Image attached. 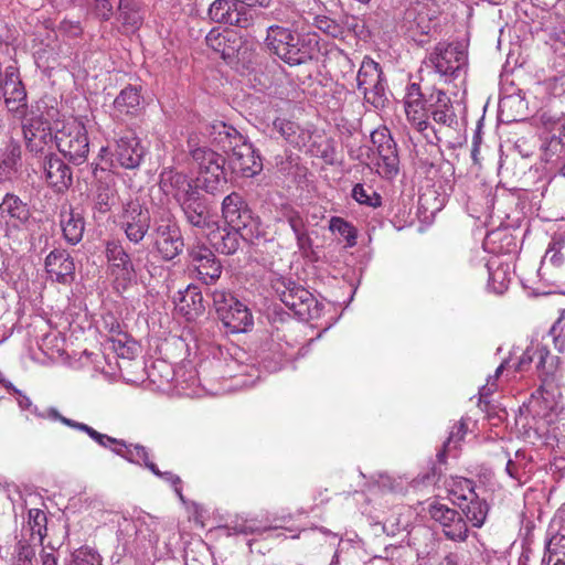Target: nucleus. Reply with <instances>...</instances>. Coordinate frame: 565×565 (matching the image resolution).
Instances as JSON below:
<instances>
[{"mask_svg":"<svg viewBox=\"0 0 565 565\" xmlns=\"http://www.w3.org/2000/svg\"><path fill=\"white\" fill-rule=\"evenodd\" d=\"M43 102L28 104V95L14 105L17 110H8L15 119L21 120L25 147L35 154L44 153L45 148L53 142L50 122L44 118Z\"/></svg>","mask_w":565,"mask_h":565,"instance_id":"f257e3e1","label":"nucleus"},{"mask_svg":"<svg viewBox=\"0 0 565 565\" xmlns=\"http://www.w3.org/2000/svg\"><path fill=\"white\" fill-rule=\"evenodd\" d=\"M265 43L271 53L291 66L308 62L315 51L310 42L301 40L288 26L278 24L267 28Z\"/></svg>","mask_w":565,"mask_h":565,"instance_id":"f03ea898","label":"nucleus"},{"mask_svg":"<svg viewBox=\"0 0 565 565\" xmlns=\"http://www.w3.org/2000/svg\"><path fill=\"white\" fill-rule=\"evenodd\" d=\"M153 244L164 260H172L184 248L181 230L169 209H160L153 215Z\"/></svg>","mask_w":565,"mask_h":565,"instance_id":"7ed1b4c3","label":"nucleus"},{"mask_svg":"<svg viewBox=\"0 0 565 565\" xmlns=\"http://www.w3.org/2000/svg\"><path fill=\"white\" fill-rule=\"evenodd\" d=\"M440 15L439 6L434 0H420L411 2L404 11L402 29L419 43V36L429 35L436 28Z\"/></svg>","mask_w":565,"mask_h":565,"instance_id":"20e7f679","label":"nucleus"},{"mask_svg":"<svg viewBox=\"0 0 565 565\" xmlns=\"http://www.w3.org/2000/svg\"><path fill=\"white\" fill-rule=\"evenodd\" d=\"M192 158L199 166L198 182L200 186L210 194L221 192L227 183L224 157L212 149L202 147L192 150Z\"/></svg>","mask_w":565,"mask_h":565,"instance_id":"39448f33","label":"nucleus"},{"mask_svg":"<svg viewBox=\"0 0 565 565\" xmlns=\"http://www.w3.org/2000/svg\"><path fill=\"white\" fill-rule=\"evenodd\" d=\"M212 296L218 319L228 332H246L252 327V313L232 294L224 290H215Z\"/></svg>","mask_w":565,"mask_h":565,"instance_id":"423d86ee","label":"nucleus"},{"mask_svg":"<svg viewBox=\"0 0 565 565\" xmlns=\"http://www.w3.org/2000/svg\"><path fill=\"white\" fill-rule=\"evenodd\" d=\"M119 227L132 244H140L151 226V215L138 198H129L121 203L118 214Z\"/></svg>","mask_w":565,"mask_h":565,"instance_id":"0eeeda50","label":"nucleus"},{"mask_svg":"<svg viewBox=\"0 0 565 565\" xmlns=\"http://www.w3.org/2000/svg\"><path fill=\"white\" fill-rule=\"evenodd\" d=\"M55 145L61 153L74 164L86 161L89 152V141L85 127L72 121L63 125L54 135Z\"/></svg>","mask_w":565,"mask_h":565,"instance_id":"6e6552de","label":"nucleus"},{"mask_svg":"<svg viewBox=\"0 0 565 565\" xmlns=\"http://www.w3.org/2000/svg\"><path fill=\"white\" fill-rule=\"evenodd\" d=\"M356 88L363 94L364 99L375 108L385 105V81L377 62L370 56H364L356 74Z\"/></svg>","mask_w":565,"mask_h":565,"instance_id":"1a4fd4ad","label":"nucleus"},{"mask_svg":"<svg viewBox=\"0 0 565 565\" xmlns=\"http://www.w3.org/2000/svg\"><path fill=\"white\" fill-rule=\"evenodd\" d=\"M110 153V167L124 169H136L145 157V148L134 131L129 130L115 139L114 146L100 149V157Z\"/></svg>","mask_w":565,"mask_h":565,"instance_id":"9d476101","label":"nucleus"},{"mask_svg":"<svg viewBox=\"0 0 565 565\" xmlns=\"http://www.w3.org/2000/svg\"><path fill=\"white\" fill-rule=\"evenodd\" d=\"M222 216L231 228L243 230L244 236H254L258 232V221L253 216L246 201L237 192H232L224 198Z\"/></svg>","mask_w":565,"mask_h":565,"instance_id":"9b49d317","label":"nucleus"},{"mask_svg":"<svg viewBox=\"0 0 565 565\" xmlns=\"http://www.w3.org/2000/svg\"><path fill=\"white\" fill-rule=\"evenodd\" d=\"M425 64L447 81L458 76L466 64V53L460 44L438 43Z\"/></svg>","mask_w":565,"mask_h":565,"instance_id":"f8f14e48","label":"nucleus"},{"mask_svg":"<svg viewBox=\"0 0 565 565\" xmlns=\"http://www.w3.org/2000/svg\"><path fill=\"white\" fill-rule=\"evenodd\" d=\"M273 288L281 302L296 316L306 318L313 302L311 292L286 278H278L274 281Z\"/></svg>","mask_w":565,"mask_h":565,"instance_id":"ddd939ff","label":"nucleus"},{"mask_svg":"<svg viewBox=\"0 0 565 565\" xmlns=\"http://www.w3.org/2000/svg\"><path fill=\"white\" fill-rule=\"evenodd\" d=\"M209 17L217 23L246 29L253 23L252 9L238 0H215L209 8Z\"/></svg>","mask_w":565,"mask_h":565,"instance_id":"4468645a","label":"nucleus"},{"mask_svg":"<svg viewBox=\"0 0 565 565\" xmlns=\"http://www.w3.org/2000/svg\"><path fill=\"white\" fill-rule=\"evenodd\" d=\"M467 493L458 494L454 491V503L457 504L465 514L468 522L475 527H481L487 519L489 505L484 499H481L475 491L473 482L469 479H463L461 482Z\"/></svg>","mask_w":565,"mask_h":565,"instance_id":"2eb2a0df","label":"nucleus"},{"mask_svg":"<svg viewBox=\"0 0 565 565\" xmlns=\"http://www.w3.org/2000/svg\"><path fill=\"white\" fill-rule=\"evenodd\" d=\"M105 254L110 274L115 277L116 281L126 286L136 278L132 259L119 241L107 242Z\"/></svg>","mask_w":565,"mask_h":565,"instance_id":"dca6fc26","label":"nucleus"},{"mask_svg":"<svg viewBox=\"0 0 565 565\" xmlns=\"http://www.w3.org/2000/svg\"><path fill=\"white\" fill-rule=\"evenodd\" d=\"M188 257L194 266L199 279L205 284L215 282L222 274V265L214 253L205 245L196 244L188 248Z\"/></svg>","mask_w":565,"mask_h":565,"instance_id":"f3484780","label":"nucleus"},{"mask_svg":"<svg viewBox=\"0 0 565 565\" xmlns=\"http://www.w3.org/2000/svg\"><path fill=\"white\" fill-rule=\"evenodd\" d=\"M228 161L233 172L245 178L263 170L262 158L247 138L231 152Z\"/></svg>","mask_w":565,"mask_h":565,"instance_id":"a211bd4d","label":"nucleus"},{"mask_svg":"<svg viewBox=\"0 0 565 565\" xmlns=\"http://www.w3.org/2000/svg\"><path fill=\"white\" fill-rule=\"evenodd\" d=\"M205 41L210 49L227 62L238 56L243 45L242 36L232 30L220 31L218 29H212L207 33Z\"/></svg>","mask_w":565,"mask_h":565,"instance_id":"6ab92c4d","label":"nucleus"},{"mask_svg":"<svg viewBox=\"0 0 565 565\" xmlns=\"http://www.w3.org/2000/svg\"><path fill=\"white\" fill-rule=\"evenodd\" d=\"M45 270L52 280L67 285L74 280L75 264L68 252L54 249L45 258Z\"/></svg>","mask_w":565,"mask_h":565,"instance_id":"aec40b11","label":"nucleus"},{"mask_svg":"<svg viewBox=\"0 0 565 565\" xmlns=\"http://www.w3.org/2000/svg\"><path fill=\"white\" fill-rule=\"evenodd\" d=\"M404 107L408 120L413 122L418 131L424 132L429 128L425 99L418 84L412 83L408 85L404 97Z\"/></svg>","mask_w":565,"mask_h":565,"instance_id":"412c9836","label":"nucleus"},{"mask_svg":"<svg viewBox=\"0 0 565 565\" xmlns=\"http://www.w3.org/2000/svg\"><path fill=\"white\" fill-rule=\"evenodd\" d=\"M175 310L188 321H193L205 311L204 299L201 289L195 285H189L178 292Z\"/></svg>","mask_w":565,"mask_h":565,"instance_id":"4be33fe9","label":"nucleus"},{"mask_svg":"<svg viewBox=\"0 0 565 565\" xmlns=\"http://www.w3.org/2000/svg\"><path fill=\"white\" fill-rule=\"evenodd\" d=\"M160 186L167 194L172 195L178 204L199 190L185 174L173 170L161 173Z\"/></svg>","mask_w":565,"mask_h":565,"instance_id":"5701e85b","label":"nucleus"},{"mask_svg":"<svg viewBox=\"0 0 565 565\" xmlns=\"http://www.w3.org/2000/svg\"><path fill=\"white\" fill-rule=\"evenodd\" d=\"M179 206L183 212L186 222L198 228L209 226L211 221L210 209L205 198L196 191L188 199L183 200Z\"/></svg>","mask_w":565,"mask_h":565,"instance_id":"b1692460","label":"nucleus"},{"mask_svg":"<svg viewBox=\"0 0 565 565\" xmlns=\"http://www.w3.org/2000/svg\"><path fill=\"white\" fill-rule=\"evenodd\" d=\"M43 170L47 184L56 192H63L72 184V171L58 157H45Z\"/></svg>","mask_w":565,"mask_h":565,"instance_id":"393cba45","label":"nucleus"},{"mask_svg":"<svg viewBox=\"0 0 565 565\" xmlns=\"http://www.w3.org/2000/svg\"><path fill=\"white\" fill-rule=\"evenodd\" d=\"M116 20L126 32L138 30L145 19V7L141 0H121L115 11Z\"/></svg>","mask_w":565,"mask_h":565,"instance_id":"a878e982","label":"nucleus"},{"mask_svg":"<svg viewBox=\"0 0 565 565\" xmlns=\"http://www.w3.org/2000/svg\"><path fill=\"white\" fill-rule=\"evenodd\" d=\"M209 136L211 142L220 147L224 152H232L246 139L237 129L224 121L213 122L209 128Z\"/></svg>","mask_w":565,"mask_h":565,"instance_id":"bb28decb","label":"nucleus"},{"mask_svg":"<svg viewBox=\"0 0 565 565\" xmlns=\"http://www.w3.org/2000/svg\"><path fill=\"white\" fill-rule=\"evenodd\" d=\"M565 265V235L553 236L541 262L539 274L554 276L553 270L562 269Z\"/></svg>","mask_w":565,"mask_h":565,"instance_id":"cd10ccee","label":"nucleus"},{"mask_svg":"<svg viewBox=\"0 0 565 565\" xmlns=\"http://www.w3.org/2000/svg\"><path fill=\"white\" fill-rule=\"evenodd\" d=\"M431 99H435L431 105L434 121L447 128H455L458 125V119L448 95L443 90H437L431 95Z\"/></svg>","mask_w":565,"mask_h":565,"instance_id":"c85d7f7f","label":"nucleus"},{"mask_svg":"<svg viewBox=\"0 0 565 565\" xmlns=\"http://www.w3.org/2000/svg\"><path fill=\"white\" fill-rule=\"evenodd\" d=\"M119 195L115 185L100 182L93 196V212L95 218H103L113 211L118 203Z\"/></svg>","mask_w":565,"mask_h":565,"instance_id":"c756f323","label":"nucleus"},{"mask_svg":"<svg viewBox=\"0 0 565 565\" xmlns=\"http://www.w3.org/2000/svg\"><path fill=\"white\" fill-rule=\"evenodd\" d=\"M61 227L65 241L76 245L83 238L85 221L81 213L70 209L61 213Z\"/></svg>","mask_w":565,"mask_h":565,"instance_id":"7c9ffc66","label":"nucleus"},{"mask_svg":"<svg viewBox=\"0 0 565 565\" xmlns=\"http://www.w3.org/2000/svg\"><path fill=\"white\" fill-rule=\"evenodd\" d=\"M30 210L18 195L7 193L0 202V218H10L18 224H24L30 218Z\"/></svg>","mask_w":565,"mask_h":565,"instance_id":"2f4dec72","label":"nucleus"},{"mask_svg":"<svg viewBox=\"0 0 565 565\" xmlns=\"http://www.w3.org/2000/svg\"><path fill=\"white\" fill-rule=\"evenodd\" d=\"M274 129L290 145L301 148L306 145L308 134L295 121L277 118L273 122Z\"/></svg>","mask_w":565,"mask_h":565,"instance_id":"473e14b6","label":"nucleus"},{"mask_svg":"<svg viewBox=\"0 0 565 565\" xmlns=\"http://www.w3.org/2000/svg\"><path fill=\"white\" fill-rule=\"evenodd\" d=\"M141 96L136 87L124 88L114 100L116 116L135 115L140 107Z\"/></svg>","mask_w":565,"mask_h":565,"instance_id":"72a5a7b5","label":"nucleus"},{"mask_svg":"<svg viewBox=\"0 0 565 565\" xmlns=\"http://www.w3.org/2000/svg\"><path fill=\"white\" fill-rule=\"evenodd\" d=\"M243 230L231 228L220 231L213 236V244L216 250L225 255L234 254L239 247V239H252L253 236H244Z\"/></svg>","mask_w":565,"mask_h":565,"instance_id":"f704fd0d","label":"nucleus"},{"mask_svg":"<svg viewBox=\"0 0 565 565\" xmlns=\"http://www.w3.org/2000/svg\"><path fill=\"white\" fill-rule=\"evenodd\" d=\"M489 281L488 287L495 294H503L510 285L511 273L508 264H498L494 267V262L488 264Z\"/></svg>","mask_w":565,"mask_h":565,"instance_id":"c9c22d12","label":"nucleus"},{"mask_svg":"<svg viewBox=\"0 0 565 565\" xmlns=\"http://www.w3.org/2000/svg\"><path fill=\"white\" fill-rule=\"evenodd\" d=\"M311 14H303L297 9L286 8L276 13V19L280 22L279 25H285L292 31V33H300L307 30L310 23Z\"/></svg>","mask_w":565,"mask_h":565,"instance_id":"e433bc0d","label":"nucleus"},{"mask_svg":"<svg viewBox=\"0 0 565 565\" xmlns=\"http://www.w3.org/2000/svg\"><path fill=\"white\" fill-rule=\"evenodd\" d=\"M558 367V358L551 354L550 350L540 344L537 359H536V373L537 376L543 381L544 385L547 380L554 375Z\"/></svg>","mask_w":565,"mask_h":565,"instance_id":"4c0bfd02","label":"nucleus"},{"mask_svg":"<svg viewBox=\"0 0 565 565\" xmlns=\"http://www.w3.org/2000/svg\"><path fill=\"white\" fill-rule=\"evenodd\" d=\"M543 562L546 565H565V535L553 534L545 546Z\"/></svg>","mask_w":565,"mask_h":565,"instance_id":"58836bf2","label":"nucleus"},{"mask_svg":"<svg viewBox=\"0 0 565 565\" xmlns=\"http://www.w3.org/2000/svg\"><path fill=\"white\" fill-rule=\"evenodd\" d=\"M352 196L358 203L371 207H377L382 204L381 195L372 186H364L361 183L353 186Z\"/></svg>","mask_w":565,"mask_h":565,"instance_id":"ea45409f","label":"nucleus"},{"mask_svg":"<svg viewBox=\"0 0 565 565\" xmlns=\"http://www.w3.org/2000/svg\"><path fill=\"white\" fill-rule=\"evenodd\" d=\"M428 513L433 520L438 522L443 526V531L448 527L450 523L455 521L458 511L448 508L446 504L435 502L428 508Z\"/></svg>","mask_w":565,"mask_h":565,"instance_id":"a19ab883","label":"nucleus"},{"mask_svg":"<svg viewBox=\"0 0 565 565\" xmlns=\"http://www.w3.org/2000/svg\"><path fill=\"white\" fill-rule=\"evenodd\" d=\"M329 230L342 236L347 241L348 246L352 247L356 244V231L354 226L345 220L338 216L331 217Z\"/></svg>","mask_w":565,"mask_h":565,"instance_id":"79ce46f5","label":"nucleus"},{"mask_svg":"<svg viewBox=\"0 0 565 565\" xmlns=\"http://www.w3.org/2000/svg\"><path fill=\"white\" fill-rule=\"evenodd\" d=\"M46 514L42 510L31 509L29 511V525L31 527L32 539L38 536L41 544L46 536Z\"/></svg>","mask_w":565,"mask_h":565,"instance_id":"37998d69","label":"nucleus"},{"mask_svg":"<svg viewBox=\"0 0 565 565\" xmlns=\"http://www.w3.org/2000/svg\"><path fill=\"white\" fill-rule=\"evenodd\" d=\"M527 462L525 461V452L516 451L514 458H510L505 465V471L512 479L521 482L526 473Z\"/></svg>","mask_w":565,"mask_h":565,"instance_id":"c03bdc74","label":"nucleus"},{"mask_svg":"<svg viewBox=\"0 0 565 565\" xmlns=\"http://www.w3.org/2000/svg\"><path fill=\"white\" fill-rule=\"evenodd\" d=\"M68 565H102V557L93 548L83 546L73 552Z\"/></svg>","mask_w":565,"mask_h":565,"instance_id":"a18cd8bd","label":"nucleus"},{"mask_svg":"<svg viewBox=\"0 0 565 565\" xmlns=\"http://www.w3.org/2000/svg\"><path fill=\"white\" fill-rule=\"evenodd\" d=\"M34 547L28 542L19 541L15 545L14 554L12 557V565H34Z\"/></svg>","mask_w":565,"mask_h":565,"instance_id":"49530a36","label":"nucleus"},{"mask_svg":"<svg viewBox=\"0 0 565 565\" xmlns=\"http://www.w3.org/2000/svg\"><path fill=\"white\" fill-rule=\"evenodd\" d=\"M447 539L455 542H465L468 539V526L466 520L459 513L455 521L444 530Z\"/></svg>","mask_w":565,"mask_h":565,"instance_id":"de8ad7c7","label":"nucleus"},{"mask_svg":"<svg viewBox=\"0 0 565 565\" xmlns=\"http://www.w3.org/2000/svg\"><path fill=\"white\" fill-rule=\"evenodd\" d=\"M468 428L463 420H460L458 424H456L446 443L444 444V450L438 452L437 457L439 460H444L446 452L449 451L451 448H456L457 445L463 439Z\"/></svg>","mask_w":565,"mask_h":565,"instance_id":"09e8293b","label":"nucleus"},{"mask_svg":"<svg viewBox=\"0 0 565 565\" xmlns=\"http://www.w3.org/2000/svg\"><path fill=\"white\" fill-rule=\"evenodd\" d=\"M377 172L386 179H393L399 171V159L398 154L383 156L379 158Z\"/></svg>","mask_w":565,"mask_h":565,"instance_id":"8fccbe9b","label":"nucleus"},{"mask_svg":"<svg viewBox=\"0 0 565 565\" xmlns=\"http://www.w3.org/2000/svg\"><path fill=\"white\" fill-rule=\"evenodd\" d=\"M124 523L126 524V530L131 527L135 531V535L137 537H142L143 540L152 541L150 532V525L153 523L150 516L137 518L136 520L124 519Z\"/></svg>","mask_w":565,"mask_h":565,"instance_id":"3c124183","label":"nucleus"},{"mask_svg":"<svg viewBox=\"0 0 565 565\" xmlns=\"http://www.w3.org/2000/svg\"><path fill=\"white\" fill-rule=\"evenodd\" d=\"M49 414H50L51 418L60 420L61 423H63L64 425H66L71 428L86 433L92 439L102 438L100 433L95 430L93 427H90L84 423H79V422L66 418L54 408H51Z\"/></svg>","mask_w":565,"mask_h":565,"instance_id":"603ef678","label":"nucleus"},{"mask_svg":"<svg viewBox=\"0 0 565 565\" xmlns=\"http://www.w3.org/2000/svg\"><path fill=\"white\" fill-rule=\"evenodd\" d=\"M312 19L313 25L327 35L338 38L342 34L341 25L333 19L326 15H315Z\"/></svg>","mask_w":565,"mask_h":565,"instance_id":"864d4df0","label":"nucleus"},{"mask_svg":"<svg viewBox=\"0 0 565 565\" xmlns=\"http://www.w3.org/2000/svg\"><path fill=\"white\" fill-rule=\"evenodd\" d=\"M147 468L157 477L163 479L168 483H170L177 495L183 501L182 488H181V479L179 476L174 475L171 471H160L156 463L147 462Z\"/></svg>","mask_w":565,"mask_h":565,"instance_id":"5fc2aeb1","label":"nucleus"},{"mask_svg":"<svg viewBox=\"0 0 565 565\" xmlns=\"http://www.w3.org/2000/svg\"><path fill=\"white\" fill-rule=\"evenodd\" d=\"M121 0H93V11L97 18L108 21L115 15V9Z\"/></svg>","mask_w":565,"mask_h":565,"instance_id":"6e6d98bb","label":"nucleus"},{"mask_svg":"<svg viewBox=\"0 0 565 565\" xmlns=\"http://www.w3.org/2000/svg\"><path fill=\"white\" fill-rule=\"evenodd\" d=\"M102 438L94 439L98 445H100L104 448H110L113 452L116 455L122 457L125 459V454L128 450V444H126L121 439H116L114 437H110L108 435L102 434Z\"/></svg>","mask_w":565,"mask_h":565,"instance_id":"4d7b16f0","label":"nucleus"},{"mask_svg":"<svg viewBox=\"0 0 565 565\" xmlns=\"http://www.w3.org/2000/svg\"><path fill=\"white\" fill-rule=\"evenodd\" d=\"M128 450L126 451L125 459L131 463L140 465L143 462L145 467L147 468V462H151L149 460V452L146 447L142 445L136 444V445H128Z\"/></svg>","mask_w":565,"mask_h":565,"instance_id":"13d9d810","label":"nucleus"},{"mask_svg":"<svg viewBox=\"0 0 565 565\" xmlns=\"http://www.w3.org/2000/svg\"><path fill=\"white\" fill-rule=\"evenodd\" d=\"M284 217L288 222L294 235L307 231L306 222L301 214L292 207H287L284 212Z\"/></svg>","mask_w":565,"mask_h":565,"instance_id":"bf43d9fd","label":"nucleus"},{"mask_svg":"<svg viewBox=\"0 0 565 565\" xmlns=\"http://www.w3.org/2000/svg\"><path fill=\"white\" fill-rule=\"evenodd\" d=\"M540 344H532L526 348L523 354L520 356L518 364L515 365V371L524 372L529 370V366L534 363L536 366V359L539 352Z\"/></svg>","mask_w":565,"mask_h":565,"instance_id":"052dcab7","label":"nucleus"},{"mask_svg":"<svg viewBox=\"0 0 565 565\" xmlns=\"http://www.w3.org/2000/svg\"><path fill=\"white\" fill-rule=\"evenodd\" d=\"M408 554V550L403 546H386L383 555L380 558H384L391 562V565H401L399 561Z\"/></svg>","mask_w":565,"mask_h":565,"instance_id":"680f3d73","label":"nucleus"},{"mask_svg":"<svg viewBox=\"0 0 565 565\" xmlns=\"http://www.w3.org/2000/svg\"><path fill=\"white\" fill-rule=\"evenodd\" d=\"M552 391L546 388L544 385H542L537 391L536 394L539 395L536 398H542L543 403L545 404V408L553 411L555 406L557 405V402L555 399L554 388L551 387Z\"/></svg>","mask_w":565,"mask_h":565,"instance_id":"e2e57ef3","label":"nucleus"},{"mask_svg":"<svg viewBox=\"0 0 565 565\" xmlns=\"http://www.w3.org/2000/svg\"><path fill=\"white\" fill-rule=\"evenodd\" d=\"M371 140L372 143L375 146V148H380V146L386 145L387 142L392 141L393 138L388 131L387 128H381L376 129L371 134Z\"/></svg>","mask_w":565,"mask_h":565,"instance_id":"0e129e2a","label":"nucleus"},{"mask_svg":"<svg viewBox=\"0 0 565 565\" xmlns=\"http://www.w3.org/2000/svg\"><path fill=\"white\" fill-rule=\"evenodd\" d=\"M297 247L303 255H308L312 250V239L309 235L308 230L295 235Z\"/></svg>","mask_w":565,"mask_h":565,"instance_id":"69168bd1","label":"nucleus"},{"mask_svg":"<svg viewBox=\"0 0 565 565\" xmlns=\"http://www.w3.org/2000/svg\"><path fill=\"white\" fill-rule=\"evenodd\" d=\"M17 168L12 166V160H1L0 161V183L10 180L15 173Z\"/></svg>","mask_w":565,"mask_h":565,"instance_id":"338daca9","label":"nucleus"},{"mask_svg":"<svg viewBox=\"0 0 565 565\" xmlns=\"http://www.w3.org/2000/svg\"><path fill=\"white\" fill-rule=\"evenodd\" d=\"M559 125H561L559 136L557 138L553 137L548 145V147L554 150H556V148L558 146L565 145V116L561 119Z\"/></svg>","mask_w":565,"mask_h":565,"instance_id":"774afa93","label":"nucleus"}]
</instances>
